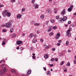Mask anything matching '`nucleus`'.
Returning <instances> with one entry per match:
<instances>
[{
	"instance_id": "1",
	"label": "nucleus",
	"mask_w": 76,
	"mask_h": 76,
	"mask_svg": "<svg viewBox=\"0 0 76 76\" xmlns=\"http://www.w3.org/2000/svg\"><path fill=\"white\" fill-rule=\"evenodd\" d=\"M13 21H10L9 22L7 23L6 24L5 26L7 28H10L11 25H12V23Z\"/></svg>"
},
{
	"instance_id": "2",
	"label": "nucleus",
	"mask_w": 76,
	"mask_h": 76,
	"mask_svg": "<svg viewBox=\"0 0 76 76\" xmlns=\"http://www.w3.org/2000/svg\"><path fill=\"white\" fill-rule=\"evenodd\" d=\"M6 72V69H1L0 70V76H2V73H4V72Z\"/></svg>"
},
{
	"instance_id": "3",
	"label": "nucleus",
	"mask_w": 76,
	"mask_h": 76,
	"mask_svg": "<svg viewBox=\"0 0 76 76\" xmlns=\"http://www.w3.org/2000/svg\"><path fill=\"white\" fill-rule=\"evenodd\" d=\"M7 10H5L2 12V15L4 16H6L7 15Z\"/></svg>"
},
{
	"instance_id": "4",
	"label": "nucleus",
	"mask_w": 76,
	"mask_h": 76,
	"mask_svg": "<svg viewBox=\"0 0 76 76\" xmlns=\"http://www.w3.org/2000/svg\"><path fill=\"white\" fill-rule=\"evenodd\" d=\"M67 19V17L66 16H64L63 17V18H62L61 20V21H66Z\"/></svg>"
},
{
	"instance_id": "5",
	"label": "nucleus",
	"mask_w": 76,
	"mask_h": 76,
	"mask_svg": "<svg viewBox=\"0 0 76 76\" xmlns=\"http://www.w3.org/2000/svg\"><path fill=\"white\" fill-rule=\"evenodd\" d=\"M60 33H58L56 35L55 38L58 39L59 38V37H60Z\"/></svg>"
},
{
	"instance_id": "6",
	"label": "nucleus",
	"mask_w": 76,
	"mask_h": 76,
	"mask_svg": "<svg viewBox=\"0 0 76 76\" xmlns=\"http://www.w3.org/2000/svg\"><path fill=\"white\" fill-rule=\"evenodd\" d=\"M33 6L35 9H38L39 5L37 4H34L33 5Z\"/></svg>"
},
{
	"instance_id": "7",
	"label": "nucleus",
	"mask_w": 76,
	"mask_h": 76,
	"mask_svg": "<svg viewBox=\"0 0 76 76\" xmlns=\"http://www.w3.org/2000/svg\"><path fill=\"white\" fill-rule=\"evenodd\" d=\"M61 14L62 15H65V14H66V10L65 9L63 10V11L61 12Z\"/></svg>"
},
{
	"instance_id": "8",
	"label": "nucleus",
	"mask_w": 76,
	"mask_h": 76,
	"mask_svg": "<svg viewBox=\"0 0 76 76\" xmlns=\"http://www.w3.org/2000/svg\"><path fill=\"white\" fill-rule=\"evenodd\" d=\"M16 44L17 45H19V44H22V42L21 41H17L16 42Z\"/></svg>"
},
{
	"instance_id": "9",
	"label": "nucleus",
	"mask_w": 76,
	"mask_h": 76,
	"mask_svg": "<svg viewBox=\"0 0 76 76\" xmlns=\"http://www.w3.org/2000/svg\"><path fill=\"white\" fill-rule=\"evenodd\" d=\"M44 57L45 58H48V54L47 53L45 54L44 56Z\"/></svg>"
},
{
	"instance_id": "10",
	"label": "nucleus",
	"mask_w": 76,
	"mask_h": 76,
	"mask_svg": "<svg viewBox=\"0 0 76 76\" xmlns=\"http://www.w3.org/2000/svg\"><path fill=\"white\" fill-rule=\"evenodd\" d=\"M31 70L29 69L28 70V72H27V75H30V74H31Z\"/></svg>"
},
{
	"instance_id": "11",
	"label": "nucleus",
	"mask_w": 76,
	"mask_h": 76,
	"mask_svg": "<svg viewBox=\"0 0 76 76\" xmlns=\"http://www.w3.org/2000/svg\"><path fill=\"white\" fill-rule=\"evenodd\" d=\"M21 17H22V15L20 14H18L17 15V18L18 19H20Z\"/></svg>"
},
{
	"instance_id": "12",
	"label": "nucleus",
	"mask_w": 76,
	"mask_h": 76,
	"mask_svg": "<svg viewBox=\"0 0 76 76\" xmlns=\"http://www.w3.org/2000/svg\"><path fill=\"white\" fill-rule=\"evenodd\" d=\"M66 35L68 37H70L71 33L69 32H66Z\"/></svg>"
},
{
	"instance_id": "13",
	"label": "nucleus",
	"mask_w": 76,
	"mask_h": 76,
	"mask_svg": "<svg viewBox=\"0 0 76 76\" xmlns=\"http://www.w3.org/2000/svg\"><path fill=\"white\" fill-rule=\"evenodd\" d=\"M47 11H48V13H49V14L51 13V10L48 9Z\"/></svg>"
},
{
	"instance_id": "14",
	"label": "nucleus",
	"mask_w": 76,
	"mask_h": 76,
	"mask_svg": "<svg viewBox=\"0 0 76 76\" xmlns=\"http://www.w3.org/2000/svg\"><path fill=\"white\" fill-rule=\"evenodd\" d=\"M36 42H37V40L36 39H33V43H35Z\"/></svg>"
},
{
	"instance_id": "15",
	"label": "nucleus",
	"mask_w": 76,
	"mask_h": 76,
	"mask_svg": "<svg viewBox=\"0 0 76 76\" xmlns=\"http://www.w3.org/2000/svg\"><path fill=\"white\" fill-rule=\"evenodd\" d=\"M7 16L9 17L10 16V15H11V14H10V13L7 12Z\"/></svg>"
},
{
	"instance_id": "16",
	"label": "nucleus",
	"mask_w": 76,
	"mask_h": 76,
	"mask_svg": "<svg viewBox=\"0 0 76 76\" xmlns=\"http://www.w3.org/2000/svg\"><path fill=\"white\" fill-rule=\"evenodd\" d=\"M1 67L2 68H5L6 67V65L4 64H3L2 65H1Z\"/></svg>"
},
{
	"instance_id": "17",
	"label": "nucleus",
	"mask_w": 76,
	"mask_h": 76,
	"mask_svg": "<svg viewBox=\"0 0 76 76\" xmlns=\"http://www.w3.org/2000/svg\"><path fill=\"white\" fill-rule=\"evenodd\" d=\"M34 35L32 34L31 33L30 34L29 37V38H32V37Z\"/></svg>"
},
{
	"instance_id": "18",
	"label": "nucleus",
	"mask_w": 76,
	"mask_h": 76,
	"mask_svg": "<svg viewBox=\"0 0 76 76\" xmlns=\"http://www.w3.org/2000/svg\"><path fill=\"white\" fill-rule=\"evenodd\" d=\"M34 25H35V26H39L40 25V23H35L34 24Z\"/></svg>"
},
{
	"instance_id": "19",
	"label": "nucleus",
	"mask_w": 76,
	"mask_h": 76,
	"mask_svg": "<svg viewBox=\"0 0 76 76\" xmlns=\"http://www.w3.org/2000/svg\"><path fill=\"white\" fill-rule=\"evenodd\" d=\"M50 22L51 23H54V22H55V21L54 20L52 19L51 20Z\"/></svg>"
},
{
	"instance_id": "20",
	"label": "nucleus",
	"mask_w": 76,
	"mask_h": 76,
	"mask_svg": "<svg viewBox=\"0 0 76 76\" xmlns=\"http://www.w3.org/2000/svg\"><path fill=\"white\" fill-rule=\"evenodd\" d=\"M72 9L69 8L68 9V11L69 12H70L72 11Z\"/></svg>"
},
{
	"instance_id": "21",
	"label": "nucleus",
	"mask_w": 76,
	"mask_h": 76,
	"mask_svg": "<svg viewBox=\"0 0 76 76\" xmlns=\"http://www.w3.org/2000/svg\"><path fill=\"white\" fill-rule=\"evenodd\" d=\"M14 29L13 28H12L10 29V31L11 32H13Z\"/></svg>"
},
{
	"instance_id": "22",
	"label": "nucleus",
	"mask_w": 76,
	"mask_h": 76,
	"mask_svg": "<svg viewBox=\"0 0 76 76\" xmlns=\"http://www.w3.org/2000/svg\"><path fill=\"white\" fill-rule=\"evenodd\" d=\"M69 8H70L71 9H73V6L72 5H71Z\"/></svg>"
},
{
	"instance_id": "23",
	"label": "nucleus",
	"mask_w": 76,
	"mask_h": 76,
	"mask_svg": "<svg viewBox=\"0 0 76 76\" xmlns=\"http://www.w3.org/2000/svg\"><path fill=\"white\" fill-rule=\"evenodd\" d=\"M53 33L51 32V33H49V35L50 36H51V35H53Z\"/></svg>"
},
{
	"instance_id": "24",
	"label": "nucleus",
	"mask_w": 76,
	"mask_h": 76,
	"mask_svg": "<svg viewBox=\"0 0 76 76\" xmlns=\"http://www.w3.org/2000/svg\"><path fill=\"white\" fill-rule=\"evenodd\" d=\"M41 19H44V15H42L41 16Z\"/></svg>"
},
{
	"instance_id": "25",
	"label": "nucleus",
	"mask_w": 76,
	"mask_h": 76,
	"mask_svg": "<svg viewBox=\"0 0 76 76\" xmlns=\"http://www.w3.org/2000/svg\"><path fill=\"white\" fill-rule=\"evenodd\" d=\"M25 8H23L21 10V11L23 12H25Z\"/></svg>"
},
{
	"instance_id": "26",
	"label": "nucleus",
	"mask_w": 76,
	"mask_h": 76,
	"mask_svg": "<svg viewBox=\"0 0 76 76\" xmlns=\"http://www.w3.org/2000/svg\"><path fill=\"white\" fill-rule=\"evenodd\" d=\"M69 44V41H67L66 42V45H68Z\"/></svg>"
},
{
	"instance_id": "27",
	"label": "nucleus",
	"mask_w": 76,
	"mask_h": 76,
	"mask_svg": "<svg viewBox=\"0 0 76 76\" xmlns=\"http://www.w3.org/2000/svg\"><path fill=\"white\" fill-rule=\"evenodd\" d=\"M50 60L51 61H55V59L54 58H52Z\"/></svg>"
},
{
	"instance_id": "28",
	"label": "nucleus",
	"mask_w": 76,
	"mask_h": 76,
	"mask_svg": "<svg viewBox=\"0 0 76 76\" xmlns=\"http://www.w3.org/2000/svg\"><path fill=\"white\" fill-rule=\"evenodd\" d=\"M51 31V28H49L47 30L48 32H50Z\"/></svg>"
},
{
	"instance_id": "29",
	"label": "nucleus",
	"mask_w": 76,
	"mask_h": 76,
	"mask_svg": "<svg viewBox=\"0 0 76 76\" xmlns=\"http://www.w3.org/2000/svg\"><path fill=\"white\" fill-rule=\"evenodd\" d=\"M50 73H51V72L50 71H49L48 72L46 73L47 75H49V74H50Z\"/></svg>"
},
{
	"instance_id": "30",
	"label": "nucleus",
	"mask_w": 76,
	"mask_h": 76,
	"mask_svg": "<svg viewBox=\"0 0 76 76\" xmlns=\"http://www.w3.org/2000/svg\"><path fill=\"white\" fill-rule=\"evenodd\" d=\"M2 31L3 32H6V30L4 29L2 30Z\"/></svg>"
},
{
	"instance_id": "31",
	"label": "nucleus",
	"mask_w": 76,
	"mask_h": 76,
	"mask_svg": "<svg viewBox=\"0 0 76 76\" xmlns=\"http://www.w3.org/2000/svg\"><path fill=\"white\" fill-rule=\"evenodd\" d=\"M5 44H6L5 43V42L4 41H3L2 43V45H5Z\"/></svg>"
},
{
	"instance_id": "32",
	"label": "nucleus",
	"mask_w": 76,
	"mask_h": 76,
	"mask_svg": "<svg viewBox=\"0 0 76 76\" xmlns=\"http://www.w3.org/2000/svg\"><path fill=\"white\" fill-rule=\"evenodd\" d=\"M56 19H58L59 18V16L58 15V16H56Z\"/></svg>"
},
{
	"instance_id": "33",
	"label": "nucleus",
	"mask_w": 76,
	"mask_h": 76,
	"mask_svg": "<svg viewBox=\"0 0 76 76\" xmlns=\"http://www.w3.org/2000/svg\"><path fill=\"white\" fill-rule=\"evenodd\" d=\"M73 62L75 64H76V59H75L73 61Z\"/></svg>"
},
{
	"instance_id": "34",
	"label": "nucleus",
	"mask_w": 76,
	"mask_h": 76,
	"mask_svg": "<svg viewBox=\"0 0 76 76\" xmlns=\"http://www.w3.org/2000/svg\"><path fill=\"white\" fill-rule=\"evenodd\" d=\"M20 51H23V48L22 47H21V48H20Z\"/></svg>"
},
{
	"instance_id": "35",
	"label": "nucleus",
	"mask_w": 76,
	"mask_h": 76,
	"mask_svg": "<svg viewBox=\"0 0 76 76\" xmlns=\"http://www.w3.org/2000/svg\"><path fill=\"white\" fill-rule=\"evenodd\" d=\"M67 65L68 66H70V63H68L67 64Z\"/></svg>"
},
{
	"instance_id": "36",
	"label": "nucleus",
	"mask_w": 76,
	"mask_h": 76,
	"mask_svg": "<svg viewBox=\"0 0 76 76\" xmlns=\"http://www.w3.org/2000/svg\"><path fill=\"white\" fill-rule=\"evenodd\" d=\"M37 34H39L40 33V31L39 30H38L37 32Z\"/></svg>"
},
{
	"instance_id": "37",
	"label": "nucleus",
	"mask_w": 76,
	"mask_h": 76,
	"mask_svg": "<svg viewBox=\"0 0 76 76\" xmlns=\"http://www.w3.org/2000/svg\"><path fill=\"white\" fill-rule=\"evenodd\" d=\"M4 60H1V61H0V63H2L3 62H4Z\"/></svg>"
},
{
	"instance_id": "38",
	"label": "nucleus",
	"mask_w": 76,
	"mask_h": 76,
	"mask_svg": "<svg viewBox=\"0 0 76 76\" xmlns=\"http://www.w3.org/2000/svg\"><path fill=\"white\" fill-rule=\"evenodd\" d=\"M11 72H16V71H15V70H14V69H12L11 70Z\"/></svg>"
},
{
	"instance_id": "39",
	"label": "nucleus",
	"mask_w": 76,
	"mask_h": 76,
	"mask_svg": "<svg viewBox=\"0 0 76 76\" xmlns=\"http://www.w3.org/2000/svg\"><path fill=\"white\" fill-rule=\"evenodd\" d=\"M32 58H33V59H35V58H36V56H32Z\"/></svg>"
},
{
	"instance_id": "40",
	"label": "nucleus",
	"mask_w": 76,
	"mask_h": 76,
	"mask_svg": "<svg viewBox=\"0 0 76 76\" xmlns=\"http://www.w3.org/2000/svg\"><path fill=\"white\" fill-rule=\"evenodd\" d=\"M71 23V21H69L68 22V23L69 24H70Z\"/></svg>"
},
{
	"instance_id": "41",
	"label": "nucleus",
	"mask_w": 76,
	"mask_h": 76,
	"mask_svg": "<svg viewBox=\"0 0 76 76\" xmlns=\"http://www.w3.org/2000/svg\"><path fill=\"white\" fill-rule=\"evenodd\" d=\"M12 37H16V34H12Z\"/></svg>"
},
{
	"instance_id": "42",
	"label": "nucleus",
	"mask_w": 76,
	"mask_h": 76,
	"mask_svg": "<svg viewBox=\"0 0 76 76\" xmlns=\"http://www.w3.org/2000/svg\"><path fill=\"white\" fill-rule=\"evenodd\" d=\"M35 0H32V3H35Z\"/></svg>"
},
{
	"instance_id": "43",
	"label": "nucleus",
	"mask_w": 76,
	"mask_h": 76,
	"mask_svg": "<svg viewBox=\"0 0 76 76\" xmlns=\"http://www.w3.org/2000/svg\"><path fill=\"white\" fill-rule=\"evenodd\" d=\"M53 29H57V27H56L55 26H54L53 27Z\"/></svg>"
},
{
	"instance_id": "44",
	"label": "nucleus",
	"mask_w": 76,
	"mask_h": 76,
	"mask_svg": "<svg viewBox=\"0 0 76 76\" xmlns=\"http://www.w3.org/2000/svg\"><path fill=\"white\" fill-rule=\"evenodd\" d=\"M64 64V61H62L61 63V65H63Z\"/></svg>"
},
{
	"instance_id": "45",
	"label": "nucleus",
	"mask_w": 76,
	"mask_h": 76,
	"mask_svg": "<svg viewBox=\"0 0 76 76\" xmlns=\"http://www.w3.org/2000/svg\"><path fill=\"white\" fill-rule=\"evenodd\" d=\"M55 61H58V58H55Z\"/></svg>"
},
{
	"instance_id": "46",
	"label": "nucleus",
	"mask_w": 76,
	"mask_h": 76,
	"mask_svg": "<svg viewBox=\"0 0 76 76\" xmlns=\"http://www.w3.org/2000/svg\"><path fill=\"white\" fill-rule=\"evenodd\" d=\"M43 69H44L45 71H47V69H46V68H45V67H43Z\"/></svg>"
},
{
	"instance_id": "47",
	"label": "nucleus",
	"mask_w": 76,
	"mask_h": 76,
	"mask_svg": "<svg viewBox=\"0 0 76 76\" xmlns=\"http://www.w3.org/2000/svg\"><path fill=\"white\" fill-rule=\"evenodd\" d=\"M4 6V5L3 4L0 5V7H3Z\"/></svg>"
},
{
	"instance_id": "48",
	"label": "nucleus",
	"mask_w": 76,
	"mask_h": 76,
	"mask_svg": "<svg viewBox=\"0 0 76 76\" xmlns=\"http://www.w3.org/2000/svg\"><path fill=\"white\" fill-rule=\"evenodd\" d=\"M49 66H51V67H53V64H49Z\"/></svg>"
},
{
	"instance_id": "49",
	"label": "nucleus",
	"mask_w": 76,
	"mask_h": 76,
	"mask_svg": "<svg viewBox=\"0 0 76 76\" xmlns=\"http://www.w3.org/2000/svg\"><path fill=\"white\" fill-rule=\"evenodd\" d=\"M59 43H61V40H59L58 41Z\"/></svg>"
},
{
	"instance_id": "50",
	"label": "nucleus",
	"mask_w": 76,
	"mask_h": 76,
	"mask_svg": "<svg viewBox=\"0 0 76 76\" xmlns=\"http://www.w3.org/2000/svg\"><path fill=\"white\" fill-rule=\"evenodd\" d=\"M57 46H60V44L58 43H57Z\"/></svg>"
},
{
	"instance_id": "51",
	"label": "nucleus",
	"mask_w": 76,
	"mask_h": 76,
	"mask_svg": "<svg viewBox=\"0 0 76 76\" xmlns=\"http://www.w3.org/2000/svg\"><path fill=\"white\" fill-rule=\"evenodd\" d=\"M70 29H69L68 31H66V32H70Z\"/></svg>"
},
{
	"instance_id": "52",
	"label": "nucleus",
	"mask_w": 76,
	"mask_h": 76,
	"mask_svg": "<svg viewBox=\"0 0 76 76\" xmlns=\"http://www.w3.org/2000/svg\"><path fill=\"white\" fill-rule=\"evenodd\" d=\"M40 41H41V42H43V41H44V40H43L42 39H40Z\"/></svg>"
},
{
	"instance_id": "53",
	"label": "nucleus",
	"mask_w": 76,
	"mask_h": 76,
	"mask_svg": "<svg viewBox=\"0 0 76 76\" xmlns=\"http://www.w3.org/2000/svg\"><path fill=\"white\" fill-rule=\"evenodd\" d=\"M52 50L53 51H55L56 50V49L55 48H53Z\"/></svg>"
},
{
	"instance_id": "54",
	"label": "nucleus",
	"mask_w": 76,
	"mask_h": 76,
	"mask_svg": "<svg viewBox=\"0 0 76 76\" xmlns=\"http://www.w3.org/2000/svg\"><path fill=\"white\" fill-rule=\"evenodd\" d=\"M53 26H50V29H53Z\"/></svg>"
},
{
	"instance_id": "55",
	"label": "nucleus",
	"mask_w": 76,
	"mask_h": 76,
	"mask_svg": "<svg viewBox=\"0 0 76 76\" xmlns=\"http://www.w3.org/2000/svg\"><path fill=\"white\" fill-rule=\"evenodd\" d=\"M70 26H72V27H74V25L73 24H72Z\"/></svg>"
},
{
	"instance_id": "56",
	"label": "nucleus",
	"mask_w": 76,
	"mask_h": 76,
	"mask_svg": "<svg viewBox=\"0 0 76 76\" xmlns=\"http://www.w3.org/2000/svg\"><path fill=\"white\" fill-rule=\"evenodd\" d=\"M64 72H67V69H66L64 70Z\"/></svg>"
},
{
	"instance_id": "57",
	"label": "nucleus",
	"mask_w": 76,
	"mask_h": 76,
	"mask_svg": "<svg viewBox=\"0 0 76 76\" xmlns=\"http://www.w3.org/2000/svg\"><path fill=\"white\" fill-rule=\"evenodd\" d=\"M15 0H11L12 2H14Z\"/></svg>"
},
{
	"instance_id": "58",
	"label": "nucleus",
	"mask_w": 76,
	"mask_h": 76,
	"mask_svg": "<svg viewBox=\"0 0 76 76\" xmlns=\"http://www.w3.org/2000/svg\"><path fill=\"white\" fill-rule=\"evenodd\" d=\"M45 48L46 49H48V46H46L45 47Z\"/></svg>"
},
{
	"instance_id": "59",
	"label": "nucleus",
	"mask_w": 76,
	"mask_h": 76,
	"mask_svg": "<svg viewBox=\"0 0 76 76\" xmlns=\"http://www.w3.org/2000/svg\"><path fill=\"white\" fill-rule=\"evenodd\" d=\"M34 37H37V35H36V34H34Z\"/></svg>"
},
{
	"instance_id": "60",
	"label": "nucleus",
	"mask_w": 76,
	"mask_h": 76,
	"mask_svg": "<svg viewBox=\"0 0 76 76\" xmlns=\"http://www.w3.org/2000/svg\"><path fill=\"white\" fill-rule=\"evenodd\" d=\"M16 49H17V50H19V47H17L16 48Z\"/></svg>"
},
{
	"instance_id": "61",
	"label": "nucleus",
	"mask_w": 76,
	"mask_h": 76,
	"mask_svg": "<svg viewBox=\"0 0 76 76\" xmlns=\"http://www.w3.org/2000/svg\"><path fill=\"white\" fill-rule=\"evenodd\" d=\"M48 22H49V21H47V22H46V24L47 25V24H48Z\"/></svg>"
},
{
	"instance_id": "62",
	"label": "nucleus",
	"mask_w": 76,
	"mask_h": 76,
	"mask_svg": "<svg viewBox=\"0 0 76 76\" xmlns=\"http://www.w3.org/2000/svg\"><path fill=\"white\" fill-rule=\"evenodd\" d=\"M70 52H71V50H68V53H70Z\"/></svg>"
},
{
	"instance_id": "63",
	"label": "nucleus",
	"mask_w": 76,
	"mask_h": 76,
	"mask_svg": "<svg viewBox=\"0 0 76 76\" xmlns=\"http://www.w3.org/2000/svg\"><path fill=\"white\" fill-rule=\"evenodd\" d=\"M69 28H70V29H72V27H71V26H69Z\"/></svg>"
},
{
	"instance_id": "64",
	"label": "nucleus",
	"mask_w": 76,
	"mask_h": 76,
	"mask_svg": "<svg viewBox=\"0 0 76 76\" xmlns=\"http://www.w3.org/2000/svg\"><path fill=\"white\" fill-rule=\"evenodd\" d=\"M4 25H2V27H4Z\"/></svg>"
}]
</instances>
